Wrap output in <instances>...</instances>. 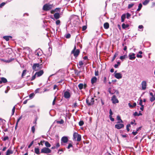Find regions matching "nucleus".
<instances>
[{"instance_id":"obj_48","label":"nucleus","mask_w":155,"mask_h":155,"mask_svg":"<svg viewBox=\"0 0 155 155\" xmlns=\"http://www.w3.org/2000/svg\"><path fill=\"white\" fill-rule=\"evenodd\" d=\"M126 15L127 18L128 19L129 18L130 16V15L129 13H127L126 14Z\"/></svg>"},{"instance_id":"obj_55","label":"nucleus","mask_w":155,"mask_h":155,"mask_svg":"<svg viewBox=\"0 0 155 155\" xmlns=\"http://www.w3.org/2000/svg\"><path fill=\"white\" fill-rule=\"evenodd\" d=\"M5 2H2V3L0 5V7L2 8L3 6H4L5 5Z\"/></svg>"},{"instance_id":"obj_4","label":"nucleus","mask_w":155,"mask_h":155,"mask_svg":"<svg viewBox=\"0 0 155 155\" xmlns=\"http://www.w3.org/2000/svg\"><path fill=\"white\" fill-rule=\"evenodd\" d=\"M41 65L39 63L34 64L32 66V69L34 71H38L41 69Z\"/></svg>"},{"instance_id":"obj_45","label":"nucleus","mask_w":155,"mask_h":155,"mask_svg":"<svg viewBox=\"0 0 155 155\" xmlns=\"http://www.w3.org/2000/svg\"><path fill=\"white\" fill-rule=\"evenodd\" d=\"M36 75L35 74L34 75H33L31 78V80L32 81H33V80H34L36 78Z\"/></svg>"},{"instance_id":"obj_60","label":"nucleus","mask_w":155,"mask_h":155,"mask_svg":"<svg viewBox=\"0 0 155 155\" xmlns=\"http://www.w3.org/2000/svg\"><path fill=\"white\" fill-rule=\"evenodd\" d=\"M70 37H71L70 34H68L66 35V38H69Z\"/></svg>"},{"instance_id":"obj_59","label":"nucleus","mask_w":155,"mask_h":155,"mask_svg":"<svg viewBox=\"0 0 155 155\" xmlns=\"http://www.w3.org/2000/svg\"><path fill=\"white\" fill-rule=\"evenodd\" d=\"M109 117L111 121H114V119L112 117V116H109Z\"/></svg>"},{"instance_id":"obj_9","label":"nucleus","mask_w":155,"mask_h":155,"mask_svg":"<svg viewBox=\"0 0 155 155\" xmlns=\"http://www.w3.org/2000/svg\"><path fill=\"white\" fill-rule=\"evenodd\" d=\"M114 77L117 78L118 79H120L122 78V74L120 73H116L115 72L114 73Z\"/></svg>"},{"instance_id":"obj_30","label":"nucleus","mask_w":155,"mask_h":155,"mask_svg":"<svg viewBox=\"0 0 155 155\" xmlns=\"http://www.w3.org/2000/svg\"><path fill=\"white\" fill-rule=\"evenodd\" d=\"M26 70H23L21 75V77H23L24 76H25V74H26Z\"/></svg>"},{"instance_id":"obj_49","label":"nucleus","mask_w":155,"mask_h":155,"mask_svg":"<svg viewBox=\"0 0 155 155\" xmlns=\"http://www.w3.org/2000/svg\"><path fill=\"white\" fill-rule=\"evenodd\" d=\"M60 146V144L59 143H57L55 144V147L56 148H58Z\"/></svg>"},{"instance_id":"obj_10","label":"nucleus","mask_w":155,"mask_h":155,"mask_svg":"<svg viewBox=\"0 0 155 155\" xmlns=\"http://www.w3.org/2000/svg\"><path fill=\"white\" fill-rule=\"evenodd\" d=\"M68 139L67 137H63L61 139V143L62 144V143H66L68 142Z\"/></svg>"},{"instance_id":"obj_44","label":"nucleus","mask_w":155,"mask_h":155,"mask_svg":"<svg viewBox=\"0 0 155 155\" xmlns=\"http://www.w3.org/2000/svg\"><path fill=\"white\" fill-rule=\"evenodd\" d=\"M84 124V122L83 121H80L79 123V124L80 126H82Z\"/></svg>"},{"instance_id":"obj_8","label":"nucleus","mask_w":155,"mask_h":155,"mask_svg":"<svg viewBox=\"0 0 155 155\" xmlns=\"http://www.w3.org/2000/svg\"><path fill=\"white\" fill-rule=\"evenodd\" d=\"M119 124H117L115 125V128L117 129H120L124 127V125L122 124L119 123Z\"/></svg>"},{"instance_id":"obj_50","label":"nucleus","mask_w":155,"mask_h":155,"mask_svg":"<svg viewBox=\"0 0 155 155\" xmlns=\"http://www.w3.org/2000/svg\"><path fill=\"white\" fill-rule=\"evenodd\" d=\"M73 147L72 144L71 143H69L67 147V148L69 149L71 147Z\"/></svg>"},{"instance_id":"obj_13","label":"nucleus","mask_w":155,"mask_h":155,"mask_svg":"<svg viewBox=\"0 0 155 155\" xmlns=\"http://www.w3.org/2000/svg\"><path fill=\"white\" fill-rule=\"evenodd\" d=\"M112 102L114 103H116L118 102V101L116 98L115 95H113L112 97Z\"/></svg>"},{"instance_id":"obj_61","label":"nucleus","mask_w":155,"mask_h":155,"mask_svg":"<svg viewBox=\"0 0 155 155\" xmlns=\"http://www.w3.org/2000/svg\"><path fill=\"white\" fill-rule=\"evenodd\" d=\"M45 142V141H44V140H43V141H41L40 143H38V144L39 145H40V144H41L42 146L43 145L42 143H44Z\"/></svg>"},{"instance_id":"obj_26","label":"nucleus","mask_w":155,"mask_h":155,"mask_svg":"<svg viewBox=\"0 0 155 155\" xmlns=\"http://www.w3.org/2000/svg\"><path fill=\"white\" fill-rule=\"evenodd\" d=\"M13 153L12 151L10 149H8L6 152V155H10L11 154Z\"/></svg>"},{"instance_id":"obj_62","label":"nucleus","mask_w":155,"mask_h":155,"mask_svg":"<svg viewBox=\"0 0 155 155\" xmlns=\"http://www.w3.org/2000/svg\"><path fill=\"white\" fill-rule=\"evenodd\" d=\"M107 78L106 77L104 78V83L106 84L107 83Z\"/></svg>"},{"instance_id":"obj_3","label":"nucleus","mask_w":155,"mask_h":155,"mask_svg":"<svg viewBox=\"0 0 155 155\" xmlns=\"http://www.w3.org/2000/svg\"><path fill=\"white\" fill-rule=\"evenodd\" d=\"M94 102V98L88 97L86 100V102L88 106L92 105Z\"/></svg>"},{"instance_id":"obj_27","label":"nucleus","mask_w":155,"mask_h":155,"mask_svg":"<svg viewBox=\"0 0 155 155\" xmlns=\"http://www.w3.org/2000/svg\"><path fill=\"white\" fill-rule=\"evenodd\" d=\"M35 153L38 155H39L40 154V153L39 152V150L38 148H35Z\"/></svg>"},{"instance_id":"obj_1","label":"nucleus","mask_w":155,"mask_h":155,"mask_svg":"<svg viewBox=\"0 0 155 155\" xmlns=\"http://www.w3.org/2000/svg\"><path fill=\"white\" fill-rule=\"evenodd\" d=\"M73 140L80 141L81 140V136L77 133H74L73 134Z\"/></svg>"},{"instance_id":"obj_17","label":"nucleus","mask_w":155,"mask_h":155,"mask_svg":"<svg viewBox=\"0 0 155 155\" xmlns=\"http://www.w3.org/2000/svg\"><path fill=\"white\" fill-rule=\"evenodd\" d=\"M54 18L56 20L59 19L60 17V14L58 13H54Z\"/></svg>"},{"instance_id":"obj_36","label":"nucleus","mask_w":155,"mask_h":155,"mask_svg":"<svg viewBox=\"0 0 155 155\" xmlns=\"http://www.w3.org/2000/svg\"><path fill=\"white\" fill-rule=\"evenodd\" d=\"M15 107H13V109H12V116L14 114V113L15 111Z\"/></svg>"},{"instance_id":"obj_52","label":"nucleus","mask_w":155,"mask_h":155,"mask_svg":"<svg viewBox=\"0 0 155 155\" xmlns=\"http://www.w3.org/2000/svg\"><path fill=\"white\" fill-rule=\"evenodd\" d=\"M87 26H84L82 27V31H84L87 29Z\"/></svg>"},{"instance_id":"obj_25","label":"nucleus","mask_w":155,"mask_h":155,"mask_svg":"<svg viewBox=\"0 0 155 155\" xmlns=\"http://www.w3.org/2000/svg\"><path fill=\"white\" fill-rule=\"evenodd\" d=\"M142 114L140 112V111L139 113H138L137 112H135L134 114V116H139L140 115H142Z\"/></svg>"},{"instance_id":"obj_47","label":"nucleus","mask_w":155,"mask_h":155,"mask_svg":"<svg viewBox=\"0 0 155 155\" xmlns=\"http://www.w3.org/2000/svg\"><path fill=\"white\" fill-rule=\"evenodd\" d=\"M34 96V94L31 93L30 94V95H29V97L30 98H31L32 97H33Z\"/></svg>"},{"instance_id":"obj_41","label":"nucleus","mask_w":155,"mask_h":155,"mask_svg":"<svg viewBox=\"0 0 155 155\" xmlns=\"http://www.w3.org/2000/svg\"><path fill=\"white\" fill-rule=\"evenodd\" d=\"M22 116H21L18 119L16 122L17 124H18V123L19 121L22 119Z\"/></svg>"},{"instance_id":"obj_18","label":"nucleus","mask_w":155,"mask_h":155,"mask_svg":"<svg viewBox=\"0 0 155 155\" xmlns=\"http://www.w3.org/2000/svg\"><path fill=\"white\" fill-rule=\"evenodd\" d=\"M97 81V78L95 77H94L91 79V82L92 84L95 83Z\"/></svg>"},{"instance_id":"obj_20","label":"nucleus","mask_w":155,"mask_h":155,"mask_svg":"<svg viewBox=\"0 0 155 155\" xmlns=\"http://www.w3.org/2000/svg\"><path fill=\"white\" fill-rule=\"evenodd\" d=\"M12 37L11 36H4L3 37V38L7 41H8L9 39L12 38Z\"/></svg>"},{"instance_id":"obj_40","label":"nucleus","mask_w":155,"mask_h":155,"mask_svg":"<svg viewBox=\"0 0 155 155\" xmlns=\"http://www.w3.org/2000/svg\"><path fill=\"white\" fill-rule=\"evenodd\" d=\"M134 5V3H131L130 4H129L128 5V8H131Z\"/></svg>"},{"instance_id":"obj_11","label":"nucleus","mask_w":155,"mask_h":155,"mask_svg":"<svg viewBox=\"0 0 155 155\" xmlns=\"http://www.w3.org/2000/svg\"><path fill=\"white\" fill-rule=\"evenodd\" d=\"M142 88L143 90H145L146 88L147 82L145 81H143L141 83Z\"/></svg>"},{"instance_id":"obj_58","label":"nucleus","mask_w":155,"mask_h":155,"mask_svg":"<svg viewBox=\"0 0 155 155\" xmlns=\"http://www.w3.org/2000/svg\"><path fill=\"white\" fill-rule=\"evenodd\" d=\"M58 9H59V10L60 9V8H56V9H55L54 10V11H51V13H52V14H53V12L54 11H55V12H57V10H58Z\"/></svg>"},{"instance_id":"obj_64","label":"nucleus","mask_w":155,"mask_h":155,"mask_svg":"<svg viewBox=\"0 0 155 155\" xmlns=\"http://www.w3.org/2000/svg\"><path fill=\"white\" fill-rule=\"evenodd\" d=\"M88 58L87 57V56H85L83 57V59L85 60H87Z\"/></svg>"},{"instance_id":"obj_28","label":"nucleus","mask_w":155,"mask_h":155,"mask_svg":"<svg viewBox=\"0 0 155 155\" xmlns=\"http://www.w3.org/2000/svg\"><path fill=\"white\" fill-rule=\"evenodd\" d=\"M45 144L46 147L48 148V147H51V144H50V143L47 141H45Z\"/></svg>"},{"instance_id":"obj_21","label":"nucleus","mask_w":155,"mask_h":155,"mask_svg":"<svg viewBox=\"0 0 155 155\" xmlns=\"http://www.w3.org/2000/svg\"><path fill=\"white\" fill-rule=\"evenodd\" d=\"M129 26V25L128 24H125L124 23H123L122 24V27L123 29H125L127 28Z\"/></svg>"},{"instance_id":"obj_12","label":"nucleus","mask_w":155,"mask_h":155,"mask_svg":"<svg viewBox=\"0 0 155 155\" xmlns=\"http://www.w3.org/2000/svg\"><path fill=\"white\" fill-rule=\"evenodd\" d=\"M129 59L131 60L134 59L136 58L135 54L134 53H130L129 55Z\"/></svg>"},{"instance_id":"obj_42","label":"nucleus","mask_w":155,"mask_h":155,"mask_svg":"<svg viewBox=\"0 0 155 155\" xmlns=\"http://www.w3.org/2000/svg\"><path fill=\"white\" fill-rule=\"evenodd\" d=\"M60 21L59 20H57L56 21V24L57 25H60Z\"/></svg>"},{"instance_id":"obj_16","label":"nucleus","mask_w":155,"mask_h":155,"mask_svg":"<svg viewBox=\"0 0 155 155\" xmlns=\"http://www.w3.org/2000/svg\"><path fill=\"white\" fill-rule=\"evenodd\" d=\"M44 72L42 70H41L38 72H36L35 74L37 75V77H40L43 74Z\"/></svg>"},{"instance_id":"obj_63","label":"nucleus","mask_w":155,"mask_h":155,"mask_svg":"<svg viewBox=\"0 0 155 155\" xmlns=\"http://www.w3.org/2000/svg\"><path fill=\"white\" fill-rule=\"evenodd\" d=\"M132 134H133L134 135H136V134H137V131H135V132L133 131V132H132Z\"/></svg>"},{"instance_id":"obj_54","label":"nucleus","mask_w":155,"mask_h":155,"mask_svg":"<svg viewBox=\"0 0 155 155\" xmlns=\"http://www.w3.org/2000/svg\"><path fill=\"white\" fill-rule=\"evenodd\" d=\"M33 143V141H32L28 146V148H30Z\"/></svg>"},{"instance_id":"obj_33","label":"nucleus","mask_w":155,"mask_h":155,"mask_svg":"<svg viewBox=\"0 0 155 155\" xmlns=\"http://www.w3.org/2000/svg\"><path fill=\"white\" fill-rule=\"evenodd\" d=\"M142 6V4L141 3H140L139 5L138 8L137 9V11H140V10L141 9V8Z\"/></svg>"},{"instance_id":"obj_32","label":"nucleus","mask_w":155,"mask_h":155,"mask_svg":"<svg viewBox=\"0 0 155 155\" xmlns=\"http://www.w3.org/2000/svg\"><path fill=\"white\" fill-rule=\"evenodd\" d=\"M78 87L80 90L82 89L83 87V84H80L78 85Z\"/></svg>"},{"instance_id":"obj_29","label":"nucleus","mask_w":155,"mask_h":155,"mask_svg":"<svg viewBox=\"0 0 155 155\" xmlns=\"http://www.w3.org/2000/svg\"><path fill=\"white\" fill-rule=\"evenodd\" d=\"M83 64L84 63L82 61H79L78 63V65L79 66H78V68H81Z\"/></svg>"},{"instance_id":"obj_14","label":"nucleus","mask_w":155,"mask_h":155,"mask_svg":"<svg viewBox=\"0 0 155 155\" xmlns=\"http://www.w3.org/2000/svg\"><path fill=\"white\" fill-rule=\"evenodd\" d=\"M150 95L151 96L150 99V100L152 102L155 100V95H153V93L150 92Z\"/></svg>"},{"instance_id":"obj_43","label":"nucleus","mask_w":155,"mask_h":155,"mask_svg":"<svg viewBox=\"0 0 155 155\" xmlns=\"http://www.w3.org/2000/svg\"><path fill=\"white\" fill-rule=\"evenodd\" d=\"M8 136H5L3 138L2 140L4 141H5L6 140H8Z\"/></svg>"},{"instance_id":"obj_22","label":"nucleus","mask_w":155,"mask_h":155,"mask_svg":"<svg viewBox=\"0 0 155 155\" xmlns=\"http://www.w3.org/2000/svg\"><path fill=\"white\" fill-rule=\"evenodd\" d=\"M126 18V14H123L121 17V21L122 22H123L124 21V19Z\"/></svg>"},{"instance_id":"obj_24","label":"nucleus","mask_w":155,"mask_h":155,"mask_svg":"<svg viewBox=\"0 0 155 155\" xmlns=\"http://www.w3.org/2000/svg\"><path fill=\"white\" fill-rule=\"evenodd\" d=\"M104 28L107 29L109 27V24L107 22H106L104 24Z\"/></svg>"},{"instance_id":"obj_19","label":"nucleus","mask_w":155,"mask_h":155,"mask_svg":"<svg viewBox=\"0 0 155 155\" xmlns=\"http://www.w3.org/2000/svg\"><path fill=\"white\" fill-rule=\"evenodd\" d=\"M117 119L118 120L117 124L123 123V121L120 119V117L118 115L117 116Z\"/></svg>"},{"instance_id":"obj_38","label":"nucleus","mask_w":155,"mask_h":155,"mask_svg":"<svg viewBox=\"0 0 155 155\" xmlns=\"http://www.w3.org/2000/svg\"><path fill=\"white\" fill-rule=\"evenodd\" d=\"M120 64V62H117V64H115L114 65V67L115 68H117L118 67V66Z\"/></svg>"},{"instance_id":"obj_7","label":"nucleus","mask_w":155,"mask_h":155,"mask_svg":"<svg viewBox=\"0 0 155 155\" xmlns=\"http://www.w3.org/2000/svg\"><path fill=\"white\" fill-rule=\"evenodd\" d=\"M64 97L66 99L69 98L71 97L70 92L68 91H65L64 93Z\"/></svg>"},{"instance_id":"obj_37","label":"nucleus","mask_w":155,"mask_h":155,"mask_svg":"<svg viewBox=\"0 0 155 155\" xmlns=\"http://www.w3.org/2000/svg\"><path fill=\"white\" fill-rule=\"evenodd\" d=\"M127 56L126 55H124L122 56H121L120 57V59L123 60Z\"/></svg>"},{"instance_id":"obj_46","label":"nucleus","mask_w":155,"mask_h":155,"mask_svg":"<svg viewBox=\"0 0 155 155\" xmlns=\"http://www.w3.org/2000/svg\"><path fill=\"white\" fill-rule=\"evenodd\" d=\"M31 130L32 132L34 133L35 130V128L34 126H33L31 127Z\"/></svg>"},{"instance_id":"obj_35","label":"nucleus","mask_w":155,"mask_h":155,"mask_svg":"<svg viewBox=\"0 0 155 155\" xmlns=\"http://www.w3.org/2000/svg\"><path fill=\"white\" fill-rule=\"evenodd\" d=\"M118 53H116L114 54L113 58H112V61H113L116 58V57L118 55Z\"/></svg>"},{"instance_id":"obj_23","label":"nucleus","mask_w":155,"mask_h":155,"mask_svg":"<svg viewBox=\"0 0 155 155\" xmlns=\"http://www.w3.org/2000/svg\"><path fill=\"white\" fill-rule=\"evenodd\" d=\"M139 105L141 106V107H143L144 105V104H143V101L141 99H139Z\"/></svg>"},{"instance_id":"obj_39","label":"nucleus","mask_w":155,"mask_h":155,"mask_svg":"<svg viewBox=\"0 0 155 155\" xmlns=\"http://www.w3.org/2000/svg\"><path fill=\"white\" fill-rule=\"evenodd\" d=\"M130 127V124H128L127 125V130L128 132L130 130L129 127Z\"/></svg>"},{"instance_id":"obj_5","label":"nucleus","mask_w":155,"mask_h":155,"mask_svg":"<svg viewBox=\"0 0 155 155\" xmlns=\"http://www.w3.org/2000/svg\"><path fill=\"white\" fill-rule=\"evenodd\" d=\"M51 152V150L49 148L44 147L42 148L41 150V153H48Z\"/></svg>"},{"instance_id":"obj_53","label":"nucleus","mask_w":155,"mask_h":155,"mask_svg":"<svg viewBox=\"0 0 155 155\" xmlns=\"http://www.w3.org/2000/svg\"><path fill=\"white\" fill-rule=\"evenodd\" d=\"M143 26L142 25H140L138 26V28L139 29H142L141 31H143Z\"/></svg>"},{"instance_id":"obj_34","label":"nucleus","mask_w":155,"mask_h":155,"mask_svg":"<svg viewBox=\"0 0 155 155\" xmlns=\"http://www.w3.org/2000/svg\"><path fill=\"white\" fill-rule=\"evenodd\" d=\"M149 0H145V1L143 3V4L144 5H146L149 3Z\"/></svg>"},{"instance_id":"obj_2","label":"nucleus","mask_w":155,"mask_h":155,"mask_svg":"<svg viewBox=\"0 0 155 155\" xmlns=\"http://www.w3.org/2000/svg\"><path fill=\"white\" fill-rule=\"evenodd\" d=\"M71 53L72 54H73L75 58H76L79 55L80 53V51L79 49H76V46H74V48L71 51Z\"/></svg>"},{"instance_id":"obj_15","label":"nucleus","mask_w":155,"mask_h":155,"mask_svg":"<svg viewBox=\"0 0 155 155\" xmlns=\"http://www.w3.org/2000/svg\"><path fill=\"white\" fill-rule=\"evenodd\" d=\"M7 82V81L6 78L4 77H2L0 78V84L2 83H6Z\"/></svg>"},{"instance_id":"obj_57","label":"nucleus","mask_w":155,"mask_h":155,"mask_svg":"<svg viewBox=\"0 0 155 155\" xmlns=\"http://www.w3.org/2000/svg\"><path fill=\"white\" fill-rule=\"evenodd\" d=\"M137 58H142V56L141 55V54H137Z\"/></svg>"},{"instance_id":"obj_6","label":"nucleus","mask_w":155,"mask_h":155,"mask_svg":"<svg viewBox=\"0 0 155 155\" xmlns=\"http://www.w3.org/2000/svg\"><path fill=\"white\" fill-rule=\"evenodd\" d=\"M52 5L48 4H46L43 7V9L44 11H47L52 8Z\"/></svg>"},{"instance_id":"obj_51","label":"nucleus","mask_w":155,"mask_h":155,"mask_svg":"<svg viewBox=\"0 0 155 155\" xmlns=\"http://www.w3.org/2000/svg\"><path fill=\"white\" fill-rule=\"evenodd\" d=\"M109 114H110V115H109V116H112V115L113 114V112L112 111V110H111V109H110V110H109Z\"/></svg>"},{"instance_id":"obj_56","label":"nucleus","mask_w":155,"mask_h":155,"mask_svg":"<svg viewBox=\"0 0 155 155\" xmlns=\"http://www.w3.org/2000/svg\"><path fill=\"white\" fill-rule=\"evenodd\" d=\"M56 97H55L52 102V105H54L56 100Z\"/></svg>"},{"instance_id":"obj_31","label":"nucleus","mask_w":155,"mask_h":155,"mask_svg":"<svg viewBox=\"0 0 155 155\" xmlns=\"http://www.w3.org/2000/svg\"><path fill=\"white\" fill-rule=\"evenodd\" d=\"M57 123L60 124H63L64 123V121L62 119H61L60 121H57Z\"/></svg>"}]
</instances>
